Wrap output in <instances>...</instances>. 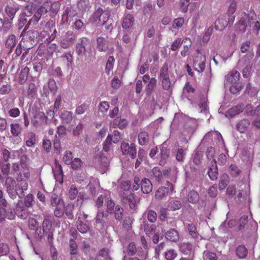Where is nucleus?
<instances>
[{
  "mask_svg": "<svg viewBox=\"0 0 260 260\" xmlns=\"http://www.w3.org/2000/svg\"><path fill=\"white\" fill-rule=\"evenodd\" d=\"M187 201L192 204H197L200 200V196L199 193L194 190H190L186 196Z\"/></svg>",
  "mask_w": 260,
  "mask_h": 260,
  "instance_id": "nucleus-17",
  "label": "nucleus"
},
{
  "mask_svg": "<svg viewBox=\"0 0 260 260\" xmlns=\"http://www.w3.org/2000/svg\"><path fill=\"white\" fill-rule=\"evenodd\" d=\"M85 193L83 191H78L77 187L74 185H72L68 192L69 198L73 200L78 197L77 202L80 204L82 203L85 197Z\"/></svg>",
  "mask_w": 260,
  "mask_h": 260,
  "instance_id": "nucleus-8",
  "label": "nucleus"
},
{
  "mask_svg": "<svg viewBox=\"0 0 260 260\" xmlns=\"http://www.w3.org/2000/svg\"><path fill=\"white\" fill-rule=\"evenodd\" d=\"M114 124L117 125L119 128L122 129L127 125V121L124 119H115L113 121Z\"/></svg>",
  "mask_w": 260,
  "mask_h": 260,
  "instance_id": "nucleus-62",
  "label": "nucleus"
},
{
  "mask_svg": "<svg viewBox=\"0 0 260 260\" xmlns=\"http://www.w3.org/2000/svg\"><path fill=\"white\" fill-rule=\"evenodd\" d=\"M14 217L15 214L12 212L7 213L5 208L0 207V222L4 221L6 218L9 219H13Z\"/></svg>",
  "mask_w": 260,
  "mask_h": 260,
  "instance_id": "nucleus-29",
  "label": "nucleus"
},
{
  "mask_svg": "<svg viewBox=\"0 0 260 260\" xmlns=\"http://www.w3.org/2000/svg\"><path fill=\"white\" fill-rule=\"evenodd\" d=\"M203 258L204 260H217L216 254L209 251H204Z\"/></svg>",
  "mask_w": 260,
  "mask_h": 260,
  "instance_id": "nucleus-58",
  "label": "nucleus"
},
{
  "mask_svg": "<svg viewBox=\"0 0 260 260\" xmlns=\"http://www.w3.org/2000/svg\"><path fill=\"white\" fill-rule=\"evenodd\" d=\"M17 190L21 192L22 195H24V191L26 190L28 188V183L25 180H21L18 182L17 184L15 185Z\"/></svg>",
  "mask_w": 260,
  "mask_h": 260,
  "instance_id": "nucleus-35",
  "label": "nucleus"
},
{
  "mask_svg": "<svg viewBox=\"0 0 260 260\" xmlns=\"http://www.w3.org/2000/svg\"><path fill=\"white\" fill-rule=\"evenodd\" d=\"M15 185V181L12 177H7L6 178L5 183V187L7 190H11V189H14Z\"/></svg>",
  "mask_w": 260,
  "mask_h": 260,
  "instance_id": "nucleus-43",
  "label": "nucleus"
},
{
  "mask_svg": "<svg viewBox=\"0 0 260 260\" xmlns=\"http://www.w3.org/2000/svg\"><path fill=\"white\" fill-rule=\"evenodd\" d=\"M21 127L18 123L11 124V133L14 136H18L21 132Z\"/></svg>",
  "mask_w": 260,
  "mask_h": 260,
  "instance_id": "nucleus-42",
  "label": "nucleus"
},
{
  "mask_svg": "<svg viewBox=\"0 0 260 260\" xmlns=\"http://www.w3.org/2000/svg\"><path fill=\"white\" fill-rule=\"evenodd\" d=\"M38 33L37 31H28L23 35L20 46H22L23 49L25 50L24 53L32 48L37 43V37Z\"/></svg>",
  "mask_w": 260,
  "mask_h": 260,
  "instance_id": "nucleus-3",
  "label": "nucleus"
},
{
  "mask_svg": "<svg viewBox=\"0 0 260 260\" xmlns=\"http://www.w3.org/2000/svg\"><path fill=\"white\" fill-rule=\"evenodd\" d=\"M63 57L67 61V66L68 68H72L73 65V57L70 52H66L63 55Z\"/></svg>",
  "mask_w": 260,
  "mask_h": 260,
  "instance_id": "nucleus-57",
  "label": "nucleus"
},
{
  "mask_svg": "<svg viewBox=\"0 0 260 260\" xmlns=\"http://www.w3.org/2000/svg\"><path fill=\"white\" fill-rule=\"evenodd\" d=\"M239 78L240 73L236 70H233L225 77V82L226 84H236Z\"/></svg>",
  "mask_w": 260,
  "mask_h": 260,
  "instance_id": "nucleus-14",
  "label": "nucleus"
},
{
  "mask_svg": "<svg viewBox=\"0 0 260 260\" xmlns=\"http://www.w3.org/2000/svg\"><path fill=\"white\" fill-rule=\"evenodd\" d=\"M254 114L257 117L253 121V124L257 128H260V105L255 110Z\"/></svg>",
  "mask_w": 260,
  "mask_h": 260,
  "instance_id": "nucleus-52",
  "label": "nucleus"
},
{
  "mask_svg": "<svg viewBox=\"0 0 260 260\" xmlns=\"http://www.w3.org/2000/svg\"><path fill=\"white\" fill-rule=\"evenodd\" d=\"M37 94V87L34 83H30L27 90V96L29 99L34 98Z\"/></svg>",
  "mask_w": 260,
  "mask_h": 260,
  "instance_id": "nucleus-30",
  "label": "nucleus"
},
{
  "mask_svg": "<svg viewBox=\"0 0 260 260\" xmlns=\"http://www.w3.org/2000/svg\"><path fill=\"white\" fill-rule=\"evenodd\" d=\"M96 260H111L109 255V250L106 249L100 250L99 255L96 256Z\"/></svg>",
  "mask_w": 260,
  "mask_h": 260,
  "instance_id": "nucleus-39",
  "label": "nucleus"
},
{
  "mask_svg": "<svg viewBox=\"0 0 260 260\" xmlns=\"http://www.w3.org/2000/svg\"><path fill=\"white\" fill-rule=\"evenodd\" d=\"M250 124V122L248 119H242L237 123V128L240 133H243L248 128Z\"/></svg>",
  "mask_w": 260,
  "mask_h": 260,
  "instance_id": "nucleus-21",
  "label": "nucleus"
},
{
  "mask_svg": "<svg viewBox=\"0 0 260 260\" xmlns=\"http://www.w3.org/2000/svg\"><path fill=\"white\" fill-rule=\"evenodd\" d=\"M184 22V20L183 18L175 19L173 23V27L175 29H179L182 26Z\"/></svg>",
  "mask_w": 260,
  "mask_h": 260,
  "instance_id": "nucleus-61",
  "label": "nucleus"
},
{
  "mask_svg": "<svg viewBox=\"0 0 260 260\" xmlns=\"http://www.w3.org/2000/svg\"><path fill=\"white\" fill-rule=\"evenodd\" d=\"M107 198L106 196L101 195L99 196L95 202V206L100 209L103 206L104 201H107Z\"/></svg>",
  "mask_w": 260,
  "mask_h": 260,
  "instance_id": "nucleus-64",
  "label": "nucleus"
},
{
  "mask_svg": "<svg viewBox=\"0 0 260 260\" xmlns=\"http://www.w3.org/2000/svg\"><path fill=\"white\" fill-rule=\"evenodd\" d=\"M147 219L150 222H154L157 219L156 213L152 210L147 211Z\"/></svg>",
  "mask_w": 260,
  "mask_h": 260,
  "instance_id": "nucleus-56",
  "label": "nucleus"
},
{
  "mask_svg": "<svg viewBox=\"0 0 260 260\" xmlns=\"http://www.w3.org/2000/svg\"><path fill=\"white\" fill-rule=\"evenodd\" d=\"M60 116L62 120L66 123H69L73 119L72 113L67 110L63 111Z\"/></svg>",
  "mask_w": 260,
  "mask_h": 260,
  "instance_id": "nucleus-40",
  "label": "nucleus"
},
{
  "mask_svg": "<svg viewBox=\"0 0 260 260\" xmlns=\"http://www.w3.org/2000/svg\"><path fill=\"white\" fill-rule=\"evenodd\" d=\"M18 8L17 6L15 5H10L6 7V12L9 17L11 19H13L16 12L18 11Z\"/></svg>",
  "mask_w": 260,
  "mask_h": 260,
  "instance_id": "nucleus-31",
  "label": "nucleus"
},
{
  "mask_svg": "<svg viewBox=\"0 0 260 260\" xmlns=\"http://www.w3.org/2000/svg\"><path fill=\"white\" fill-rule=\"evenodd\" d=\"M178 254L177 252L172 249H168L164 253V256L166 260H174Z\"/></svg>",
  "mask_w": 260,
  "mask_h": 260,
  "instance_id": "nucleus-36",
  "label": "nucleus"
},
{
  "mask_svg": "<svg viewBox=\"0 0 260 260\" xmlns=\"http://www.w3.org/2000/svg\"><path fill=\"white\" fill-rule=\"evenodd\" d=\"M74 208V205L72 204H69L66 206V208H64V213L70 219H73L74 218V215L73 214Z\"/></svg>",
  "mask_w": 260,
  "mask_h": 260,
  "instance_id": "nucleus-50",
  "label": "nucleus"
},
{
  "mask_svg": "<svg viewBox=\"0 0 260 260\" xmlns=\"http://www.w3.org/2000/svg\"><path fill=\"white\" fill-rule=\"evenodd\" d=\"M134 17L133 15L126 14L123 20L122 26L124 28H128L131 27L134 23Z\"/></svg>",
  "mask_w": 260,
  "mask_h": 260,
  "instance_id": "nucleus-26",
  "label": "nucleus"
},
{
  "mask_svg": "<svg viewBox=\"0 0 260 260\" xmlns=\"http://www.w3.org/2000/svg\"><path fill=\"white\" fill-rule=\"evenodd\" d=\"M81 217L80 216L78 217L77 229L80 233L82 234L86 233L89 230V226L86 223L87 221L84 222L81 220Z\"/></svg>",
  "mask_w": 260,
  "mask_h": 260,
  "instance_id": "nucleus-25",
  "label": "nucleus"
},
{
  "mask_svg": "<svg viewBox=\"0 0 260 260\" xmlns=\"http://www.w3.org/2000/svg\"><path fill=\"white\" fill-rule=\"evenodd\" d=\"M64 204L55 207L54 213L56 217H61L64 213Z\"/></svg>",
  "mask_w": 260,
  "mask_h": 260,
  "instance_id": "nucleus-41",
  "label": "nucleus"
},
{
  "mask_svg": "<svg viewBox=\"0 0 260 260\" xmlns=\"http://www.w3.org/2000/svg\"><path fill=\"white\" fill-rule=\"evenodd\" d=\"M115 206L114 202L111 199H107V212L108 213L110 214H113Z\"/></svg>",
  "mask_w": 260,
  "mask_h": 260,
  "instance_id": "nucleus-54",
  "label": "nucleus"
},
{
  "mask_svg": "<svg viewBox=\"0 0 260 260\" xmlns=\"http://www.w3.org/2000/svg\"><path fill=\"white\" fill-rule=\"evenodd\" d=\"M182 204L180 201H172L168 205V209L170 210L175 211L181 208Z\"/></svg>",
  "mask_w": 260,
  "mask_h": 260,
  "instance_id": "nucleus-47",
  "label": "nucleus"
},
{
  "mask_svg": "<svg viewBox=\"0 0 260 260\" xmlns=\"http://www.w3.org/2000/svg\"><path fill=\"white\" fill-rule=\"evenodd\" d=\"M168 193V188L164 187L159 188L156 193L155 197L158 199H161L167 195Z\"/></svg>",
  "mask_w": 260,
  "mask_h": 260,
  "instance_id": "nucleus-53",
  "label": "nucleus"
},
{
  "mask_svg": "<svg viewBox=\"0 0 260 260\" xmlns=\"http://www.w3.org/2000/svg\"><path fill=\"white\" fill-rule=\"evenodd\" d=\"M62 159L65 164L70 165L73 160L72 153L70 151L65 152Z\"/></svg>",
  "mask_w": 260,
  "mask_h": 260,
  "instance_id": "nucleus-55",
  "label": "nucleus"
},
{
  "mask_svg": "<svg viewBox=\"0 0 260 260\" xmlns=\"http://www.w3.org/2000/svg\"><path fill=\"white\" fill-rule=\"evenodd\" d=\"M27 208L25 205H24L22 201L19 200L15 209V212L18 217L23 219H26L30 213Z\"/></svg>",
  "mask_w": 260,
  "mask_h": 260,
  "instance_id": "nucleus-11",
  "label": "nucleus"
},
{
  "mask_svg": "<svg viewBox=\"0 0 260 260\" xmlns=\"http://www.w3.org/2000/svg\"><path fill=\"white\" fill-rule=\"evenodd\" d=\"M121 150L123 155L129 154L132 158H136L137 151L135 144L132 143L129 145L127 143L123 142L121 144Z\"/></svg>",
  "mask_w": 260,
  "mask_h": 260,
  "instance_id": "nucleus-9",
  "label": "nucleus"
},
{
  "mask_svg": "<svg viewBox=\"0 0 260 260\" xmlns=\"http://www.w3.org/2000/svg\"><path fill=\"white\" fill-rule=\"evenodd\" d=\"M159 77L160 80L161 81L163 89L166 90L171 89L172 83L169 78L167 63H164L161 68L159 72Z\"/></svg>",
  "mask_w": 260,
  "mask_h": 260,
  "instance_id": "nucleus-5",
  "label": "nucleus"
},
{
  "mask_svg": "<svg viewBox=\"0 0 260 260\" xmlns=\"http://www.w3.org/2000/svg\"><path fill=\"white\" fill-rule=\"evenodd\" d=\"M231 84L232 85L230 88V90L233 94H236L240 92V91L242 89V86L241 84L239 83Z\"/></svg>",
  "mask_w": 260,
  "mask_h": 260,
  "instance_id": "nucleus-59",
  "label": "nucleus"
},
{
  "mask_svg": "<svg viewBox=\"0 0 260 260\" xmlns=\"http://www.w3.org/2000/svg\"><path fill=\"white\" fill-rule=\"evenodd\" d=\"M247 249L244 245H239L236 249L237 256L240 258L245 257L247 254Z\"/></svg>",
  "mask_w": 260,
  "mask_h": 260,
  "instance_id": "nucleus-38",
  "label": "nucleus"
},
{
  "mask_svg": "<svg viewBox=\"0 0 260 260\" xmlns=\"http://www.w3.org/2000/svg\"><path fill=\"white\" fill-rule=\"evenodd\" d=\"M25 140L26 146L31 147L36 143V135L32 132H29L25 137Z\"/></svg>",
  "mask_w": 260,
  "mask_h": 260,
  "instance_id": "nucleus-33",
  "label": "nucleus"
},
{
  "mask_svg": "<svg viewBox=\"0 0 260 260\" xmlns=\"http://www.w3.org/2000/svg\"><path fill=\"white\" fill-rule=\"evenodd\" d=\"M47 119V117L44 112H39L31 118V123L36 128H40L46 123Z\"/></svg>",
  "mask_w": 260,
  "mask_h": 260,
  "instance_id": "nucleus-7",
  "label": "nucleus"
},
{
  "mask_svg": "<svg viewBox=\"0 0 260 260\" xmlns=\"http://www.w3.org/2000/svg\"><path fill=\"white\" fill-rule=\"evenodd\" d=\"M149 139V135L146 132H141L138 135L139 143L141 145H146L148 143Z\"/></svg>",
  "mask_w": 260,
  "mask_h": 260,
  "instance_id": "nucleus-28",
  "label": "nucleus"
},
{
  "mask_svg": "<svg viewBox=\"0 0 260 260\" xmlns=\"http://www.w3.org/2000/svg\"><path fill=\"white\" fill-rule=\"evenodd\" d=\"M216 163L217 162L215 159H214V164H212V167L208 171L209 177L212 180H216L218 176V172Z\"/></svg>",
  "mask_w": 260,
  "mask_h": 260,
  "instance_id": "nucleus-27",
  "label": "nucleus"
},
{
  "mask_svg": "<svg viewBox=\"0 0 260 260\" xmlns=\"http://www.w3.org/2000/svg\"><path fill=\"white\" fill-rule=\"evenodd\" d=\"M70 254L75 255L78 253V246L76 241L74 239H70L69 241Z\"/></svg>",
  "mask_w": 260,
  "mask_h": 260,
  "instance_id": "nucleus-46",
  "label": "nucleus"
},
{
  "mask_svg": "<svg viewBox=\"0 0 260 260\" xmlns=\"http://www.w3.org/2000/svg\"><path fill=\"white\" fill-rule=\"evenodd\" d=\"M112 135H109L107 137L106 140L103 143V150L105 152H108L110 149V147L112 145Z\"/></svg>",
  "mask_w": 260,
  "mask_h": 260,
  "instance_id": "nucleus-48",
  "label": "nucleus"
},
{
  "mask_svg": "<svg viewBox=\"0 0 260 260\" xmlns=\"http://www.w3.org/2000/svg\"><path fill=\"white\" fill-rule=\"evenodd\" d=\"M76 15V11L72 7H67L62 15V19L67 22L71 21V19Z\"/></svg>",
  "mask_w": 260,
  "mask_h": 260,
  "instance_id": "nucleus-18",
  "label": "nucleus"
},
{
  "mask_svg": "<svg viewBox=\"0 0 260 260\" xmlns=\"http://www.w3.org/2000/svg\"><path fill=\"white\" fill-rule=\"evenodd\" d=\"M58 4L56 3L52 4L50 2H47L43 4L36 12L33 17L31 18L28 23L29 24L37 23L40 19L42 16H47V12H50L53 14H56L58 11Z\"/></svg>",
  "mask_w": 260,
  "mask_h": 260,
  "instance_id": "nucleus-1",
  "label": "nucleus"
},
{
  "mask_svg": "<svg viewBox=\"0 0 260 260\" xmlns=\"http://www.w3.org/2000/svg\"><path fill=\"white\" fill-rule=\"evenodd\" d=\"M16 44V37L14 35H11L8 37L6 40V46L7 48L12 49Z\"/></svg>",
  "mask_w": 260,
  "mask_h": 260,
  "instance_id": "nucleus-44",
  "label": "nucleus"
},
{
  "mask_svg": "<svg viewBox=\"0 0 260 260\" xmlns=\"http://www.w3.org/2000/svg\"><path fill=\"white\" fill-rule=\"evenodd\" d=\"M253 56V52H248L238 61V66L239 67L245 66L242 71L243 76L244 78H248L250 75L252 67L251 61Z\"/></svg>",
  "mask_w": 260,
  "mask_h": 260,
  "instance_id": "nucleus-4",
  "label": "nucleus"
},
{
  "mask_svg": "<svg viewBox=\"0 0 260 260\" xmlns=\"http://www.w3.org/2000/svg\"><path fill=\"white\" fill-rule=\"evenodd\" d=\"M207 157L208 159L211 160V164H214L215 149L213 147H209L207 149Z\"/></svg>",
  "mask_w": 260,
  "mask_h": 260,
  "instance_id": "nucleus-60",
  "label": "nucleus"
},
{
  "mask_svg": "<svg viewBox=\"0 0 260 260\" xmlns=\"http://www.w3.org/2000/svg\"><path fill=\"white\" fill-rule=\"evenodd\" d=\"M88 107L87 104L83 103L77 107L75 112L78 115L82 114L87 110Z\"/></svg>",
  "mask_w": 260,
  "mask_h": 260,
  "instance_id": "nucleus-63",
  "label": "nucleus"
},
{
  "mask_svg": "<svg viewBox=\"0 0 260 260\" xmlns=\"http://www.w3.org/2000/svg\"><path fill=\"white\" fill-rule=\"evenodd\" d=\"M151 176L156 180L160 181L162 177L161 171L159 167H154L151 171Z\"/></svg>",
  "mask_w": 260,
  "mask_h": 260,
  "instance_id": "nucleus-45",
  "label": "nucleus"
},
{
  "mask_svg": "<svg viewBox=\"0 0 260 260\" xmlns=\"http://www.w3.org/2000/svg\"><path fill=\"white\" fill-rule=\"evenodd\" d=\"M166 237L169 241L174 242H177L179 239L177 231L174 229L170 230L166 233Z\"/></svg>",
  "mask_w": 260,
  "mask_h": 260,
  "instance_id": "nucleus-19",
  "label": "nucleus"
},
{
  "mask_svg": "<svg viewBox=\"0 0 260 260\" xmlns=\"http://www.w3.org/2000/svg\"><path fill=\"white\" fill-rule=\"evenodd\" d=\"M76 46V52L79 56H83L85 54L86 46L89 44V41L86 38L80 39Z\"/></svg>",
  "mask_w": 260,
  "mask_h": 260,
  "instance_id": "nucleus-12",
  "label": "nucleus"
},
{
  "mask_svg": "<svg viewBox=\"0 0 260 260\" xmlns=\"http://www.w3.org/2000/svg\"><path fill=\"white\" fill-rule=\"evenodd\" d=\"M76 38V35L72 31H69L60 41V46L63 49H67L72 45Z\"/></svg>",
  "mask_w": 260,
  "mask_h": 260,
  "instance_id": "nucleus-10",
  "label": "nucleus"
},
{
  "mask_svg": "<svg viewBox=\"0 0 260 260\" xmlns=\"http://www.w3.org/2000/svg\"><path fill=\"white\" fill-rule=\"evenodd\" d=\"M97 49L99 51H106L108 48L107 42L102 37H98L96 40Z\"/></svg>",
  "mask_w": 260,
  "mask_h": 260,
  "instance_id": "nucleus-22",
  "label": "nucleus"
},
{
  "mask_svg": "<svg viewBox=\"0 0 260 260\" xmlns=\"http://www.w3.org/2000/svg\"><path fill=\"white\" fill-rule=\"evenodd\" d=\"M138 251L136 246L134 242H131L125 249L123 251V253H126L129 255H134Z\"/></svg>",
  "mask_w": 260,
  "mask_h": 260,
  "instance_id": "nucleus-34",
  "label": "nucleus"
},
{
  "mask_svg": "<svg viewBox=\"0 0 260 260\" xmlns=\"http://www.w3.org/2000/svg\"><path fill=\"white\" fill-rule=\"evenodd\" d=\"M64 204L63 200L56 194H53L51 199V204L52 207H55L60 204Z\"/></svg>",
  "mask_w": 260,
  "mask_h": 260,
  "instance_id": "nucleus-49",
  "label": "nucleus"
},
{
  "mask_svg": "<svg viewBox=\"0 0 260 260\" xmlns=\"http://www.w3.org/2000/svg\"><path fill=\"white\" fill-rule=\"evenodd\" d=\"M51 32L46 30H42L39 36V40L42 43L50 42L54 39V38H51Z\"/></svg>",
  "mask_w": 260,
  "mask_h": 260,
  "instance_id": "nucleus-20",
  "label": "nucleus"
},
{
  "mask_svg": "<svg viewBox=\"0 0 260 260\" xmlns=\"http://www.w3.org/2000/svg\"><path fill=\"white\" fill-rule=\"evenodd\" d=\"M106 217L107 215L104 213V211L98 209L95 218L96 226L98 229H102L104 226V218Z\"/></svg>",
  "mask_w": 260,
  "mask_h": 260,
  "instance_id": "nucleus-16",
  "label": "nucleus"
},
{
  "mask_svg": "<svg viewBox=\"0 0 260 260\" xmlns=\"http://www.w3.org/2000/svg\"><path fill=\"white\" fill-rule=\"evenodd\" d=\"M141 189L143 193H149L152 190V184L150 180L144 178L140 182Z\"/></svg>",
  "mask_w": 260,
  "mask_h": 260,
  "instance_id": "nucleus-15",
  "label": "nucleus"
},
{
  "mask_svg": "<svg viewBox=\"0 0 260 260\" xmlns=\"http://www.w3.org/2000/svg\"><path fill=\"white\" fill-rule=\"evenodd\" d=\"M227 25V21L223 16L220 17L215 22V28L219 31L222 30Z\"/></svg>",
  "mask_w": 260,
  "mask_h": 260,
  "instance_id": "nucleus-23",
  "label": "nucleus"
},
{
  "mask_svg": "<svg viewBox=\"0 0 260 260\" xmlns=\"http://www.w3.org/2000/svg\"><path fill=\"white\" fill-rule=\"evenodd\" d=\"M131 182L129 181H121L120 184V194L123 200L127 201L131 209L135 207L134 195L130 191Z\"/></svg>",
  "mask_w": 260,
  "mask_h": 260,
  "instance_id": "nucleus-2",
  "label": "nucleus"
},
{
  "mask_svg": "<svg viewBox=\"0 0 260 260\" xmlns=\"http://www.w3.org/2000/svg\"><path fill=\"white\" fill-rule=\"evenodd\" d=\"M29 72V69L27 67H25L21 70L18 78V82L20 84H23L26 81Z\"/></svg>",
  "mask_w": 260,
  "mask_h": 260,
  "instance_id": "nucleus-24",
  "label": "nucleus"
},
{
  "mask_svg": "<svg viewBox=\"0 0 260 260\" xmlns=\"http://www.w3.org/2000/svg\"><path fill=\"white\" fill-rule=\"evenodd\" d=\"M115 218L117 220H121L123 215V210L119 205H116L114 209Z\"/></svg>",
  "mask_w": 260,
  "mask_h": 260,
  "instance_id": "nucleus-37",
  "label": "nucleus"
},
{
  "mask_svg": "<svg viewBox=\"0 0 260 260\" xmlns=\"http://www.w3.org/2000/svg\"><path fill=\"white\" fill-rule=\"evenodd\" d=\"M206 58L205 55L198 53L193 61V68L199 73H202L204 71Z\"/></svg>",
  "mask_w": 260,
  "mask_h": 260,
  "instance_id": "nucleus-6",
  "label": "nucleus"
},
{
  "mask_svg": "<svg viewBox=\"0 0 260 260\" xmlns=\"http://www.w3.org/2000/svg\"><path fill=\"white\" fill-rule=\"evenodd\" d=\"M52 172L56 181L62 183L63 182L62 170L61 165L56 160L55 166L52 167Z\"/></svg>",
  "mask_w": 260,
  "mask_h": 260,
  "instance_id": "nucleus-13",
  "label": "nucleus"
},
{
  "mask_svg": "<svg viewBox=\"0 0 260 260\" xmlns=\"http://www.w3.org/2000/svg\"><path fill=\"white\" fill-rule=\"evenodd\" d=\"M114 61L115 59L113 56H110L109 57L105 68L106 71L108 74H109V72L112 70Z\"/></svg>",
  "mask_w": 260,
  "mask_h": 260,
  "instance_id": "nucleus-51",
  "label": "nucleus"
},
{
  "mask_svg": "<svg viewBox=\"0 0 260 260\" xmlns=\"http://www.w3.org/2000/svg\"><path fill=\"white\" fill-rule=\"evenodd\" d=\"M243 110V108L241 105L237 106L231 108L226 113V116H230L231 117L238 115L241 113Z\"/></svg>",
  "mask_w": 260,
  "mask_h": 260,
  "instance_id": "nucleus-32",
  "label": "nucleus"
}]
</instances>
